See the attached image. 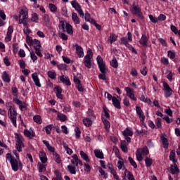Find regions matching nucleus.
Returning <instances> with one entry per match:
<instances>
[{
    "mask_svg": "<svg viewBox=\"0 0 180 180\" xmlns=\"http://www.w3.org/2000/svg\"><path fill=\"white\" fill-rule=\"evenodd\" d=\"M139 44L143 46V47H147L148 46V37L146 34H143L141 39L139 40Z\"/></svg>",
    "mask_w": 180,
    "mask_h": 180,
    "instance_id": "15",
    "label": "nucleus"
},
{
    "mask_svg": "<svg viewBox=\"0 0 180 180\" xmlns=\"http://www.w3.org/2000/svg\"><path fill=\"white\" fill-rule=\"evenodd\" d=\"M110 65L112 68H117L119 67V63H117L116 57L113 56L112 60L110 61Z\"/></svg>",
    "mask_w": 180,
    "mask_h": 180,
    "instance_id": "35",
    "label": "nucleus"
},
{
    "mask_svg": "<svg viewBox=\"0 0 180 180\" xmlns=\"http://www.w3.org/2000/svg\"><path fill=\"white\" fill-rule=\"evenodd\" d=\"M18 51H19V44L18 43L13 44V53L14 54H17Z\"/></svg>",
    "mask_w": 180,
    "mask_h": 180,
    "instance_id": "52",
    "label": "nucleus"
},
{
    "mask_svg": "<svg viewBox=\"0 0 180 180\" xmlns=\"http://www.w3.org/2000/svg\"><path fill=\"white\" fill-rule=\"evenodd\" d=\"M98 172H100L101 175L103 176L105 179H107L108 175V173L105 172V170H103L102 168L98 169Z\"/></svg>",
    "mask_w": 180,
    "mask_h": 180,
    "instance_id": "57",
    "label": "nucleus"
},
{
    "mask_svg": "<svg viewBox=\"0 0 180 180\" xmlns=\"http://www.w3.org/2000/svg\"><path fill=\"white\" fill-rule=\"evenodd\" d=\"M101 74L98 75L99 79H102L103 81H106V68L99 69Z\"/></svg>",
    "mask_w": 180,
    "mask_h": 180,
    "instance_id": "23",
    "label": "nucleus"
},
{
    "mask_svg": "<svg viewBox=\"0 0 180 180\" xmlns=\"http://www.w3.org/2000/svg\"><path fill=\"white\" fill-rule=\"evenodd\" d=\"M84 19L86 22H89L91 24H92V20H95L94 18H91V14L88 12L85 13Z\"/></svg>",
    "mask_w": 180,
    "mask_h": 180,
    "instance_id": "47",
    "label": "nucleus"
},
{
    "mask_svg": "<svg viewBox=\"0 0 180 180\" xmlns=\"http://www.w3.org/2000/svg\"><path fill=\"white\" fill-rule=\"evenodd\" d=\"M160 140L162 143L163 148H165V150H167L168 148V146H169V143H168V139L165 136H161Z\"/></svg>",
    "mask_w": 180,
    "mask_h": 180,
    "instance_id": "26",
    "label": "nucleus"
},
{
    "mask_svg": "<svg viewBox=\"0 0 180 180\" xmlns=\"http://www.w3.org/2000/svg\"><path fill=\"white\" fill-rule=\"evenodd\" d=\"M102 122L105 126V129L106 130V131H109V129H110V122H109V120L105 118H102Z\"/></svg>",
    "mask_w": 180,
    "mask_h": 180,
    "instance_id": "30",
    "label": "nucleus"
},
{
    "mask_svg": "<svg viewBox=\"0 0 180 180\" xmlns=\"http://www.w3.org/2000/svg\"><path fill=\"white\" fill-rule=\"evenodd\" d=\"M128 160H129L131 165L132 167H134V168H135V169L137 168V163H136V161H134V160H133L131 157H129Z\"/></svg>",
    "mask_w": 180,
    "mask_h": 180,
    "instance_id": "58",
    "label": "nucleus"
},
{
    "mask_svg": "<svg viewBox=\"0 0 180 180\" xmlns=\"http://www.w3.org/2000/svg\"><path fill=\"white\" fill-rule=\"evenodd\" d=\"M31 20L34 22V23H39V15L36 13H32Z\"/></svg>",
    "mask_w": 180,
    "mask_h": 180,
    "instance_id": "48",
    "label": "nucleus"
},
{
    "mask_svg": "<svg viewBox=\"0 0 180 180\" xmlns=\"http://www.w3.org/2000/svg\"><path fill=\"white\" fill-rule=\"evenodd\" d=\"M155 123V124H156L158 129H160V128L162 126V120L161 118H160V117H158V118L156 119Z\"/></svg>",
    "mask_w": 180,
    "mask_h": 180,
    "instance_id": "56",
    "label": "nucleus"
},
{
    "mask_svg": "<svg viewBox=\"0 0 180 180\" xmlns=\"http://www.w3.org/2000/svg\"><path fill=\"white\" fill-rule=\"evenodd\" d=\"M148 18L150 22H152V23H154V24L158 23V18H155L151 14L148 15Z\"/></svg>",
    "mask_w": 180,
    "mask_h": 180,
    "instance_id": "53",
    "label": "nucleus"
},
{
    "mask_svg": "<svg viewBox=\"0 0 180 180\" xmlns=\"http://www.w3.org/2000/svg\"><path fill=\"white\" fill-rule=\"evenodd\" d=\"M34 47V50H35V53L37 54V56H38V57H43V54L41 53V51L40 50V48H37V46H33Z\"/></svg>",
    "mask_w": 180,
    "mask_h": 180,
    "instance_id": "54",
    "label": "nucleus"
},
{
    "mask_svg": "<svg viewBox=\"0 0 180 180\" xmlns=\"http://www.w3.org/2000/svg\"><path fill=\"white\" fill-rule=\"evenodd\" d=\"M57 118L58 120H60V122H65L68 120L67 115L60 112H58Z\"/></svg>",
    "mask_w": 180,
    "mask_h": 180,
    "instance_id": "31",
    "label": "nucleus"
},
{
    "mask_svg": "<svg viewBox=\"0 0 180 180\" xmlns=\"http://www.w3.org/2000/svg\"><path fill=\"white\" fill-rule=\"evenodd\" d=\"M83 124L86 127H89V126H92V120H91L89 118H84L83 119Z\"/></svg>",
    "mask_w": 180,
    "mask_h": 180,
    "instance_id": "45",
    "label": "nucleus"
},
{
    "mask_svg": "<svg viewBox=\"0 0 180 180\" xmlns=\"http://www.w3.org/2000/svg\"><path fill=\"white\" fill-rule=\"evenodd\" d=\"M116 40H117V36H116L115 34H110L108 38V41H110V44L115 43Z\"/></svg>",
    "mask_w": 180,
    "mask_h": 180,
    "instance_id": "38",
    "label": "nucleus"
},
{
    "mask_svg": "<svg viewBox=\"0 0 180 180\" xmlns=\"http://www.w3.org/2000/svg\"><path fill=\"white\" fill-rule=\"evenodd\" d=\"M47 75L49 78H51V79H56V78H57V73L53 70L48 71Z\"/></svg>",
    "mask_w": 180,
    "mask_h": 180,
    "instance_id": "39",
    "label": "nucleus"
},
{
    "mask_svg": "<svg viewBox=\"0 0 180 180\" xmlns=\"http://www.w3.org/2000/svg\"><path fill=\"white\" fill-rule=\"evenodd\" d=\"M45 163H38V167H39V172H45L46 171V167H47L46 165H44Z\"/></svg>",
    "mask_w": 180,
    "mask_h": 180,
    "instance_id": "42",
    "label": "nucleus"
},
{
    "mask_svg": "<svg viewBox=\"0 0 180 180\" xmlns=\"http://www.w3.org/2000/svg\"><path fill=\"white\" fill-rule=\"evenodd\" d=\"M72 19L74 23H75V25H79L80 23L79 18H78V15L77 14V13H72Z\"/></svg>",
    "mask_w": 180,
    "mask_h": 180,
    "instance_id": "28",
    "label": "nucleus"
},
{
    "mask_svg": "<svg viewBox=\"0 0 180 180\" xmlns=\"http://www.w3.org/2000/svg\"><path fill=\"white\" fill-rule=\"evenodd\" d=\"M57 67L60 70H64L65 71H67V65L65 64H59L57 65Z\"/></svg>",
    "mask_w": 180,
    "mask_h": 180,
    "instance_id": "62",
    "label": "nucleus"
},
{
    "mask_svg": "<svg viewBox=\"0 0 180 180\" xmlns=\"http://www.w3.org/2000/svg\"><path fill=\"white\" fill-rule=\"evenodd\" d=\"M63 112H71V105L66 104L65 105H64L63 107Z\"/></svg>",
    "mask_w": 180,
    "mask_h": 180,
    "instance_id": "64",
    "label": "nucleus"
},
{
    "mask_svg": "<svg viewBox=\"0 0 180 180\" xmlns=\"http://www.w3.org/2000/svg\"><path fill=\"white\" fill-rule=\"evenodd\" d=\"M94 56V53L91 51V49H89L87 51V54L84 56V64L86 68H91L92 66V62H91V58Z\"/></svg>",
    "mask_w": 180,
    "mask_h": 180,
    "instance_id": "5",
    "label": "nucleus"
},
{
    "mask_svg": "<svg viewBox=\"0 0 180 180\" xmlns=\"http://www.w3.org/2000/svg\"><path fill=\"white\" fill-rule=\"evenodd\" d=\"M122 134L124 137H127L129 136V137H133V131L129 129V128H126V129L122 131Z\"/></svg>",
    "mask_w": 180,
    "mask_h": 180,
    "instance_id": "29",
    "label": "nucleus"
},
{
    "mask_svg": "<svg viewBox=\"0 0 180 180\" xmlns=\"http://www.w3.org/2000/svg\"><path fill=\"white\" fill-rule=\"evenodd\" d=\"M124 90L127 92V96H129L130 99L135 101H137V98L134 96V89H131L130 87H125Z\"/></svg>",
    "mask_w": 180,
    "mask_h": 180,
    "instance_id": "10",
    "label": "nucleus"
},
{
    "mask_svg": "<svg viewBox=\"0 0 180 180\" xmlns=\"http://www.w3.org/2000/svg\"><path fill=\"white\" fill-rule=\"evenodd\" d=\"M145 165H146V167H147V168H150V167L153 165V159L148 157H146L145 158Z\"/></svg>",
    "mask_w": 180,
    "mask_h": 180,
    "instance_id": "40",
    "label": "nucleus"
},
{
    "mask_svg": "<svg viewBox=\"0 0 180 180\" xmlns=\"http://www.w3.org/2000/svg\"><path fill=\"white\" fill-rule=\"evenodd\" d=\"M71 5L72 8H74V9H75L77 11L81 9V5H79L75 0L71 1Z\"/></svg>",
    "mask_w": 180,
    "mask_h": 180,
    "instance_id": "34",
    "label": "nucleus"
},
{
    "mask_svg": "<svg viewBox=\"0 0 180 180\" xmlns=\"http://www.w3.org/2000/svg\"><path fill=\"white\" fill-rule=\"evenodd\" d=\"M73 47H76V53L79 58L84 57V49H82V46L78 45L77 44H75Z\"/></svg>",
    "mask_w": 180,
    "mask_h": 180,
    "instance_id": "11",
    "label": "nucleus"
},
{
    "mask_svg": "<svg viewBox=\"0 0 180 180\" xmlns=\"http://www.w3.org/2000/svg\"><path fill=\"white\" fill-rule=\"evenodd\" d=\"M163 91H164V96L167 98H171L172 94H174V91L169 86V84L167 82L163 83Z\"/></svg>",
    "mask_w": 180,
    "mask_h": 180,
    "instance_id": "6",
    "label": "nucleus"
},
{
    "mask_svg": "<svg viewBox=\"0 0 180 180\" xmlns=\"http://www.w3.org/2000/svg\"><path fill=\"white\" fill-rule=\"evenodd\" d=\"M18 25H23L25 29H29V27H30V25H29L28 22H26L25 20H22L21 18H19L18 20Z\"/></svg>",
    "mask_w": 180,
    "mask_h": 180,
    "instance_id": "41",
    "label": "nucleus"
},
{
    "mask_svg": "<svg viewBox=\"0 0 180 180\" xmlns=\"http://www.w3.org/2000/svg\"><path fill=\"white\" fill-rule=\"evenodd\" d=\"M96 60L99 70L106 68V65H105V63H103V59L101 56H98Z\"/></svg>",
    "mask_w": 180,
    "mask_h": 180,
    "instance_id": "16",
    "label": "nucleus"
},
{
    "mask_svg": "<svg viewBox=\"0 0 180 180\" xmlns=\"http://www.w3.org/2000/svg\"><path fill=\"white\" fill-rule=\"evenodd\" d=\"M80 156L86 162H90L91 160H89V157L84 151H80Z\"/></svg>",
    "mask_w": 180,
    "mask_h": 180,
    "instance_id": "36",
    "label": "nucleus"
},
{
    "mask_svg": "<svg viewBox=\"0 0 180 180\" xmlns=\"http://www.w3.org/2000/svg\"><path fill=\"white\" fill-rule=\"evenodd\" d=\"M170 161H172V162L174 163V165H171V169H170V171H171V174H172V175H174V174L176 172H179V169L178 168V165H176V163L177 162V160L174 159H172V160Z\"/></svg>",
    "mask_w": 180,
    "mask_h": 180,
    "instance_id": "14",
    "label": "nucleus"
},
{
    "mask_svg": "<svg viewBox=\"0 0 180 180\" xmlns=\"http://www.w3.org/2000/svg\"><path fill=\"white\" fill-rule=\"evenodd\" d=\"M175 52L174 51H167V57L170 58V60H174L176 57Z\"/></svg>",
    "mask_w": 180,
    "mask_h": 180,
    "instance_id": "50",
    "label": "nucleus"
},
{
    "mask_svg": "<svg viewBox=\"0 0 180 180\" xmlns=\"http://www.w3.org/2000/svg\"><path fill=\"white\" fill-rule=\"evenodd\" d=\"M136 115H138L140 119L141 123H143L144 120H146V115H144V112H143V110H141V107L136 106Z\"/></svg>",
    "mask_w": 180,
    "mask_h": 180,
    "instance_id": "8",
    "label": "nucleus"
},
{
    "mask_svg": "<svg viewBox=\"0 0 180 180\" xmlns=\"http://www.w3.org/2000/svg\"><path fill=\"white\" fill-rule=\"evenodd\" d=\"M49 9L51 12H56L57 11V6L53 4H49Z\"/></svg>",
    "mask_w": 180,
    "mask_h": 180,
    "instance_id": "63",
    "label": "nucleus"
},
{
    "mask_svg": "<svg viewBox=\"0 0 180 180\" xmlns=\"http://www.w3.org/2000/svg\"><path fill=\"white\" fill-rule=\"evenodd\" d=\"M55 89L56 90V97L58 98V99H60L61 101H63V99H64L63 94H62L63 89L61 87H60V86H57L55 87Z\"/></svg>",
    "mask_w": 180,
    "mask_h": 180,
    "instance_id": "17",
    "label": "nucleus"
},
{
    "mask_svg": "<svg viewBox=\"0 0 180 180\" xmlns=\"http://www.w3.org/2000/svg\"><path fill=\"white\" fill-rule=\"evenodd\" d=\"M18 64L20 65V68H21L22 70H25V68H26V63H25V60H23V59L19 60Z\"/></svg>",
    "mask_w": 180,
    "mask_h": 180,
    "instance_id": "55",
    "label": "nucleus"
},
{
    "mask_svg": "<svg viewBox=\"0 0 180 180\" xmlns=\"http://www.w3.org/2000/svg\"><path fill=\"white\" fill-rule=\"evenodd\" d=\"M150 151L147 146H144L142 148H138L136 153V160L139 162L143 161V155H148Z\"/></svg>",
    "mask_w": 180,
    "mask_h": 180,
    "instance_id": "4",
    "label": "nucleus"
},
{
    "mask_svg": "<svg viewBox=\"0 0 180 180\" xmlns=\"http://www.w3.org/2000/svg\"><path fill=\"white\" fill-rule=\"evenodd\" d=\"M58 79H59L62 84H65L67 86H70L71 85V81H70L68 77H65V75L59 76Z\"/></svg>",
    "mask_w": 180,
    "mask_h": 180,
    "instance_id": "12",
    "label": "nucleus"
},
{
    "mask_svg": "<svg viewBox=\"0 0 180 180\" xmlns=\"http://www.w3.org/2000/svg\"><path fill=\"white\" fill-rule=\"evenodd\" d=\"M112 102L113 106L116 108V109H122L120 101H119V99H117V98H116L115 96H113Z\"/></svg>",
    "mask_w": 180,
    "mask_h": 180,
    "instance_id": "20",
    "label": "nucleus"
},
{
    "mask_svg": "<svg viewBox=\"0 0 180 180\" xmlns=\"http://www.w3.org/2000/svg\"><path fill=\"white\" fill-rule=\"evenodd\" d=\"M68 171L72 175H75V174H77V166H73L71 165H68Z\"/></svg>",
    "mask_w": 180,
    "mask_h": 180,
    "instance_id": "24",
    "label": "nucleus"
},
{
    "mask_svg": "<svg viewBox=\"0 0 180 180\" xmlns=\"http://www.w3.org/2000/svg\"><path fill=\"white\" fill-rule=\"evenodd\" d=\"M53 157H54V160L57 162V164L61 163V158L60 157V155H58V153H53Z\"/></svg>",
    "mask_w": 180,
    "mask_h": 180,
    "instance_id": "51",
    "label": "nucleus"
},
{
    "mask_svg": "<svg viewBox=\"0 0 180 180\" xmlns=\"http://www.w3.org/2000/svg\"><path fill=\"white\" fill-rule=\"evenodd\" d=\"M31 46H34V47H37V49H41V44L40 43V41L36 39H34Z\"/></svg>",
    "mask_w": 180,
    "mask_h": 180,
    "instance_id": "37",
    "label": "nucleus"
},
{
    "mask_svg": "<svg viewBox=\"0 0 180 180\" xmlns=\"http://www.w3.org/2000/svg\"><path fill=\"white\" fill-rule=\"evenodd\" d=\"M16 148L19 153H22V148L25 147V144H23V142H17L15 143Z\"/></svg>",
    "mask_w": 180,
    "mask_h": 180,
    "instance_id": "46",
    "label": "nucleus"
},
{
    "mask_svg": "<svg viewBox=\"0 0 180 180\" xmlns=\"http://www.w3.org/2000/svg\"><path fill=\"white\" fill-rule=\"evenodd\" d=\"M73 81L79 92H84V86H82V84H81V80H79V79H78L77 76H74Z\"/></svg>",
    "mask_w": 180,
    "mask_h": 180,
    "instance_id": "9",
    "label": "nucleus"
},
{
    "mask_svg": "<svg viewBox=\"0 0 180 180\" xmlns=\"http://www.w3.org/2000/svg\"><path fill=\"white\" fill-rule=\"evenodd\" d=\"M33 120L34 122H35V123H37L38 124H41V123H43V121L41 120V117L39 115L34 116Z\"/></svg>",
    "mask_w": 180,
    "mask_h": 180,
    "instance_id": "43",
    "label": "nucleus"
},
{
    "mask_svg": "<svg viewBox=\"0 0 180 180\" xmlns=\"http://www.w3.org/2000/svg\"><path fill=\"white\" fill-rule=\"evenodd\" d=\"M15 157L12 156L11 153H7L6 155V160H8L11 165V168L14 172H17V171H22L23 169V163L19 159V153L15 152Z\"/></svg>",
    "mask_w": 180,
    "mask_h": 180,
    "instance_id": "1",
    "label": "nucleus"
},
{
    "mask_svg": "<svg viewBox=\"0 0 180 180\" xmlns=\"http://www.w3.org/2000/svg\"><path fill=\"white\" fill-rule=\"evenodd\" d=\"M33 38H32V37L29 36V34L27 35L26 37V42L27 43V44H30V46H32V44L33 43Z\"/></svg>",
    "mask_w": 180,
    "mask_h": 180,
    "instance_id": "61",
    "label": "nucleus"
},
{
    "mask_svg": "<svg viewBox=\"0 0 180 180\" xmlns=\"http://www.w3.org/2000/svg\"><path fill=\"white\" fill-rule=\"evenodd\" d=\"M65 29L68 34H74V31L72 30V25L71 24L66 23Z\"/></svg>",
    "mask_w": 180,
    "mask_h": 180,
    "instance_id": "32",
    "label": "nucleus"
},
{
    "mask_svg": "<svg viewBox=\"0 0 180 180\" xmlns=\"http://www.w3.org/2000/svg\"><path fill=\"white\" fill-rule=\"evenodd\" d=\"M130 11L132 15H135L139 19H141V20H144V15H143L141 8L139 6V5H136V2L133 3L130 8Z\"/></svg>",
    "mask_w": 180,
    "mask_h": 180,
    "instance_id": "2",
    "label": "nucleus"
},
{
    "mask_svg": "<svg viewBox=\"0 0 180 180\" xmlns=\"http://www.w3.org/2000/svg\"><path fill=\"white\" fill-rule=\"evenodd\" d=\"M19 18L22 20H25L27 23H30V18H29V15H27V11L22 9L20 11Z\"/></svg>",
    "mask_w": 180,
    "mask_h": 180,
    "instance_id": "7",
    "label": "nucleus"
},
{
    "mask_svg": "<svg viewBox=\"0 0 180 180\" xmlns=\"http://www.w3.org/2000/svg\"><path fill=\"white\" fill-rule=\"evenodd\" d=\"M2 80L4 82H7V84H9L11 82V77H9V74L6 71L3 72L1 75Z\"/></svg>",
    "mask_w": 180,
    "mask_h": 180,
    "instance_id": "21",
    "label": "nucleus"
},
{
    "mask_svg": "<svg viewBox=\"0 0 180 180\" xmlns=\"http://www.w3.org/2000/svg\"><path fill=\"white\" fill-rule=\"evenodd\" d=\"M75 133L77 139H79L81 137V129L79 127H76L75 129Z\"/></svg>",
    "mask_w": 180,
    "mask_h": 180,
    "instance_id": "60",
    "label": "nucleus"
},
{
    "mask_svg": "<svg viewBox=\"0 0 180 180\" xmlns=\"http://www.w3.org/2000/svg\"><path fill=\"white\" fill-rule=\"evenodd\" d=\"M24 135L26 136V137H28L29 139H33V137L36 136V134L34 133V131L31 132L27 129L24 130Z\"/></svg>",
    "mask_w": 180,
    "mask_h": 180,
    "instance_id": "25",
    "label": "nucleus"
},
{
    "mask_svg": "<svg viewBox=\"0 0 180 180\" xmlns=\"http://www.w3.org/2000/svg\"><path fill=\"white\" fill-rule=\"evenodd\" d=\"M94 154L95 157H96V158H98L99 160H103L105 158L103 152H102V150L99 149L94 150Z\"/></svg>",
    "mask_w": 180,
    "mask_h": 180,
    "instance_id": "22",
    "label": "nucleus"
},
{
    "mask_svg": "<svg viewBox=\"0 0 180 180\" xmlns=\"http://www.w3.org/2000/svg\"><path fill=\"white\" fill-rule=\"evenodd\" d=\"M103 110L104 112V116L106 117V119H110V114H109V109L106 108V105L103 106Z\"/></svg>",
    "mask_w": 180,
    "mask_h": 180,
    "instance_id": "44",
    "label": "nucleus"
},
{
    "mask_svg": "<svg viewBox=\"0 0 180 180\" xmlns=\"http://www.w3.org/2000/svg\"><path fill=\"white\" fill-rule=\"evenodd\" d=\"M12 33H13V27L9 26L7 30V33L5 37L6 41L8 42L12 40Z\"/></svg>",
    "mask_w": 180,
    "mask_h": 180,
    "instance_id": "13",
    "label": "nucleus"
},
{
    "mask_svg": "<svg viewBox=\"0 0 180 180\" xmlns=\"http://www.w3.org/2000/svg\"><path fill=\"white\" fill-rule=\"evenodd\" d=\"M9 109H8V116L9 119L14 126V127H18V124H16V117L18 116V112H16V110L13 107H12V103H8Z\"/></svg>",
    "mask_w": 180,
    "mask_h": 180,
    "instance_id": "3",
    "label": "nucleus"
},
{
    "mask_svg": "<svg viewBox=\"0 0 180 180\" xmlns=\"http://www.w3.org/2000/svg\"><path fill=\"white\" fill-rule=\"evenodd\" d=\"M44 129L46 134H51V130H53V124H49L46 127H45Z\"/></svg>",
    "mask_w": 180,
    "mask_h": 180,
    "instance_id": "49",
    "label": "nucleus"
},
{
    "mask_svg": "<svg viewBox=\"0 0 180 180\" xmlns=\"http://www.w3.org/2000/svg\"><path fill=\"white\" fill-rule=\"evenodd\" d=\"M120 148L123 153H127L129 151L126 141H121Z\"/></svg>",
    "mask_w": 180,
    "mask_h": 180,
    "instance_id": "27",
    "label": "nucleus"
},
{
    "mask_svg": "<svg viewBox=\"0 0 180 180\" xmlns=\"http://www.w3.org/2000/svg\"><path fill=\"white\" fill-rule=\"evenodd\" d=\"M32 78L33 82H34L36 86L41 88V84H40V79H39V76H37V73H33L32 75Z\"/></svg>",
    "mask_w": 180,
    "mask_h": 180,
    "instance_id": "18",
    "label": "nucleus"
},
{
    "mask_svg": "<svg viewBox=\"0 0 180 180\" xmlns=\"http://www.w3.org/2000/svg\"><path fill=\"white\" fill-rule=\"evenodd\" d=\"M39 160L42 164H46L48 161L47 155L44 153V151H41L39 153Z\"/></svg>",
    "mask_w": 180,
    "mask_h": 180,
    "instance_id": "19",
    "label": "nucleus"
},
{
    "mask_svg": "<svg viewBox=\"0 0 180 180\" xmlns=\"http://www.w3.org/2000/svg\"><path fill=\"white\" fill-rule=\"evenodd\" d=\"M72 158H73L72 160H71V162L72 164V165H75V167H77L78 166V155H77V154H75L72 156Z\"/></svg>",
    "mask_w": 180,
    "mask_h": 180,
    "instance_id": "33",
    "label": "nucleus"
},
{
    "mask_svg": "<svg viewBox=\"0 0 180 180\" xmlns=\"http://www.w3.org/2000/svg\"><path fill=\"white\" fill-rule=\"evenodd\" d=\"M117 165L118 169H124V168H125L124 167V162H123V161L119 160L117 162Z\"/></svg>",
    "mask_w": 180,
    "mask_h": 180,
    "instance_id": "59",
    "label": "nucleus"
}]
</instances>
